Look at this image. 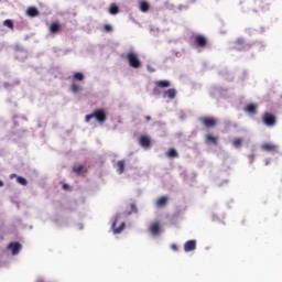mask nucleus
I'll return each instance as SVG.
<instances>
[{
    "label": "nucleus",
    "instance_id": "obj_18",
    "mask_svg": "<svg viewBox=\"0 0 282 282\" xmlns=\"http://www.w3.org/2000/svg\"><path fill=\"white\" fill-rule=\"evenodd\" d=\"M156 87H171V82L169 80H159L155 83Z\"/></svg>",
    "mask_w": 282,
    "mask_h": 282
},
{
    "label": "nucleus",
    "instance_id": "obj_32",
    "mask_svg": "<svg viewBox=\"0 0 282 282\" xmlns=\"http://www.w3.org/2000/svg\"><path fill=\"white\" fill-rule=\"evenodd\" d=\"M171 248L174 250V252H177V245H172Z\"/></svg>",
    "mask_w": 282,
    "mask_h": 282
},
{
    "label": "nucleus",
    "instance_id": "obj_33",
    "mask_svg": "<svg viewBox=\"0 0 282 282\" xmlns=\"http://www.w3.org/2000/svg\"><path fill=\"white\" fill-rule=\"evenodd\" d=\"M63 188H64L65 191H67V188H69V185L64 184V185H63Z\"/></svg>",
    "mask_w": 282,
    "mask_h": 282
},
{
    "label": "nucleus",
    "instance_id": "obj_41",
    "mask_svg": "<svg viewBox=\"0 0 282 282\" xmlns=\"http://www.w3.org/2000/svg\"><path fill=\"white\" fill-rule=\"evenodd\" d=\"M150 72H153V68H150Z\"/></svg>",
    "mask_w": 282,
    "mask_h": 282
},
{
    "label": "nucleus",
    "instance_id": "obj_9",
    "mask_svg": "<svg viewBox=\"0 0 282 282\" xmlns=\"http://www.w3.org/2000/svg\"><path fill=\"white\" fill-rule=\"evenodd\" d=\"M176 95L177 91L175 90V88H170L166 91H164L163 98H170V100H173V98H175Z\"/></svg>",
    "mask_w": 282,
    "mask_h": 282
},
{
    "label": "nucleus",
    "instance_id": "obj_24",
    "mask_svg": "<svg viewBox=\"0 0 282 282\" xmlns=\"http://www.w3.org/2000/svg\"><path fill=\"white\" fill-rule=\"evenodd\" d=\"M17 182H18V184H21L22 186H26L28 185V180H25L22 176H18L17 177Z\"/></svg>",
    "mask_w": 282,
    "mask_h": 282
},
{
    "label": "nucleus",
    "instance_id": "obj_20",
    "mask_svg": "<svg viewBox=\"0 0 282 282\" xmlns=\"http://www.w3.org/2000/svg\"><path fill=\"white\" fill-rule=\"evenodd\" d=\"M140 10H141V12H149V3L147 1H141Z\"/></svg>",
    "mask_w": 282,
    "mask_h": 282
},
{
    "label": "nucleus",
    "instance_id": "obj_40",
    "mask_svg": "<svg viewBox=\"0 0 282 282\" xmlns=\"http://www.w3.org/2000/svg\"><path fill=\"white\" fill-rule=\"evenodd\" d=\"M148 69L151 70V66H148Z\"/></svg>",
    "mask_w": 282,
    "mask_h": 282
},
{
    "label": "nucleus",
    "instance_id": "obj_8",
    "mask_svg": "<svg viewBox=\"0 0 282 282\" xmlns=\"http://www.w3.org/2000/svg\"><path fill=\"white\" fill-rule=\"evenodd\" d=\"M196 248H197V241H195V240H188L184 245V250L186 252H193V250H195Z\"/></svg>",
    "mask_w": 282,
    "mask_h": 282
},
{
    "label": "nucleus",
    "instance_id": "obj_19",
    "mask_svg": "<svg viewBox=\"0 0 282 282\" xmlns=\"http://www.w3.org/2000/svg\"><path fill=\"white\" fill-rule=\"evenodd\" d=\"M236 48H238V50H248V45H243V40L239 39L236 43Z\"/></svg>",
    "mask_w": 282,
    "mask_h": 282
},
{
    "label": "nucleus",
    "instance_id": "obj_39",
    "mask_svg": "<svg viewBox=\"0 0 282 282\" xmlns=\"http://www.w3.org/2000/svg\"><path fill=\"white\" fill-rule=\"evenodd\" d=\"M36 282H45V281H43V280H37Z\"/></svg>",
    "mask_w": 282,
    "mask_h": 282
},
{
    "label": "nucleus",
    "instance_id": "obj_31",
    "mask_svg": "<svg viewBox=\"0 0 282 282\" xmlns=\"http://www.w3.org/2000/svg\"><path fill=\"white\" fill-rule=\"evenodd\" d=\"M132 213H138V207L134 204L131 205Z\"/></svg>",
    "mask_w": 282,
    "mask_h": 282
},
{
    "label": "nucleus",
    "instance_id": "obj_12",
    "mask_svg": "<svg viewBox=\"0 0 282 282\" xmlns=\"http://www.w3.org/2000/svg\"><path fill=\"white\" fill-rule=\"evenodd\" d=\"M195 45L196 47H204L206 45V37L198 35L195 37Z\"/></svg>",
    "mask_w": 282,
    "mask_h": 282
},
{
    "label": "nucleus",
    "instance_id": "obj_7",
    "mask_svg": "<svg viewBox=\"0 0 282 282\" xmlns=\"http://www.w3.org/2000/svg\"><path fill=\"white\" fill-rule=\"evenodd\" d=\"M149 230H150L151 235H153V237H158V235H161L162 229L160 228V223H152L150 225Z\"/></svg>",
    "mask_w": 282,
    "mask_h": 282
},
{
    "label": "nucleus",
    "instance_id": "obj_21",
    "mask_svg": "<svg viewBox=\"0 0 282 282\" xmlns=\"http://www.w3.org/2000/svg\"><path fill=\"white\" fill-rule=\"evenodd\" d=\"M74 172L77 173V175H82V173L85 172V166H83V165H75L74 166Z\"/></svg>",
    "mask_w": 282,
    "mask_h": 282
},
{
    "label": "nucleus",
    "instance_id": "obj_23",
    "mask_svg": "<svg viewBox=\"0 0 282 282\" xmlns=\"http://www.w3.org/2000/svg\"><path fill=\"white\" fill-rule=\"evenodd\" d=\"M3 25H4L6 28H9L10 30H14V22H12V20H6V21L3 22Z\"/></svg>",
    "mask_w": 282,
    "mask_h": 282
},
{
    "label": "nucleus",
    "instance_id": "obj_22",
    "mask_svg": "<svg viewBox=\"0 0 282 282\" xmlns=\"http://www.w3.org/2000/svg\"><path fill=\"white\" fill-rule=\"evenodd\" d=\"M109 12H110V14H118V12H120V10L118 9V6L111 4L109 8Z\"/></svg>",
    "mask_w": 282,
    "mask_h": 282
},
{
    "label": "nucleus",
    "instance_id": "obj_27",
    "mask_svg": "<svg viewBox=\"0 0 282 282\" xmlns=\"http://www.w3.org/2000/svg\"><path fill=\"white\" fill-rule=\"evenodd\" d=\"M206 139H207V142H213V144H217V138H215L210 134H207Z\"/></svg>",
    "mask_w": 282,
    "mask_h": 282
},
{
    "label": "nucleus",
    "instance_id": "obj_26",
    "mask_svg": "<svg viewBox=\"0 0 282 282\" xmlns=\"http://www.w3.org/2000/svg\"><path fill=\"white\" fill-rule=\"evenodd\" d=\"M74 78L75 80H85V75L83 73H75Z\"/></svg>",
    "mask_w": 282,
    "mask_h": 282
},
{
    "label": "nucleus",
    "instance_id": "obj_29",
    "mask_svg": "<svg viewBox=\"0 0 282 282\" xmlns=\"http://www.w3.org/2000/svg\"><path fill=\"white\" fill-rule=\"evenodd\" d=\"M80 90V86H78V85H76V84H73L72 85V91L74 93V94H76V91H79Z\"/></svg>",
    "mask_w": 282,
    "mask_h": 282
},
{
    "label": "nucleus",
    "instance_id": "obj_13",
    "mask_svg": "<svg viewBox=\"0 0 282 282\" xmlns=\"http://www.w3.org/2000/svg\"><path fill=\"white\" fill-rule=\"evenodd\" d=\"M245 111L247 113H257V105H254V104L247 105L245 108Z\"/></svg>",
    "mask_w": 282,
    "mask_h": 282
},
{
    "label": "nucleus",
    "instance_id": "obj_15",
    "mask_svg": "<svg viewBox=\"0 0 282 282\" xmlns=\"http://www.w3.org/2000/svg\"><path fill=\"white\" fill-rule=\"evenodd\" d=\"M26 14L29 17H39V9H36L35 7H30L26 11Z\"/></svg>",
    "mask_w": 282,
    "mask_h": 282
},
{
    "label": "nucleus",
    "instance_id": "obj_1",
    "mask_svg": "<svg viewBox=\"0 0 282 282\" xmlns=\"http://www.w3.org/2000/svg\"><path fill=\"white\" fill-rule=\"evenodd\" d=\"M94 119L97 120V122H100V124H102V122L107 120V112H105L104 109L96 110L94 113L87 115L85 121L90 122Z\"/></svg>",
    "mask_w": 282,
    "mask_h": 282
},
{
    "label": "nucleus",
    "instance_id": "obj_3",
    "mask_svg": "<svg viewBox=\"0 0 282 282\" xmlns=\"http://www.w3.org/2000/svg\"><path fill=\"white\" fill-rule=\"evenodd\" d=\"M120 219V215H117L115 217V220L112 221L111 225V230L113 232V235H120V232H122V230H124V223H119ZM119 224V227H117Z\"/></svg>",
    "mask_w": 282,
    "mask_h": 282
},
{
    "label": "nucleus",
    "instance_id": "obj_16",
    "mask_svg": "<svg viewBox=\"0 0 282 282\" xmlns=\"http://www.w3.org/2000/svg\"><path fill=\"white\" fill-rule=\"evenodd\" d=\"M61 30V24L53 22L50 26V32L52 34H56V32H58Z\"/></svg>",
    "mask_w": 282,
    "mask_h": 282
},
{
    "label": "nucleus",
    "instance_id": "obj_35",
    "mask_svg": "<svg viewBox=\"0 0 282 282\" xmlns=\"http://www.w3.org/2000/svg\"><path fill=\"white\" fill-rule=\"evenodd\" d=\"M145 120H151V117H150V116H147V117H145Z\"/></svg>",
    "mask_w": 282,
    "mask_h": 282
},
{
    "label": "nucleus",
    "instance_id": "obj_30",
    "mask_svg": "<svg viewBox=\"0 0 282 282\" xmlns=\"http://www.w3.org/2000/svg\"><path fill=\"white\" fill-rule=\"evenodd\" d=\"M104 30H105V32H111V30H113V28L111 25H109V24H106L104 26Z\"/></svg>",
    "mask_w": 282,
    "mask_h": 282
},
{
    "label": "nucleus",
    "instance_id": "obj_28",
    "mask_svg": "<svg viewBox=\"0 0 282 282\" xmlns=\"http://www.w3.org/2000/svg\"><path fill=\"white\" fill-rule=\"evenodd\" d=\"M232 144L236 149H239L241 147V139H234Z\"/></svg>",
    "mask_w": 282,
    "mask_h": 282
},
{
    "label": "nucleus",
    "instance_id": "obj_34",
    "mask_svg": "<svg viewBox=\"0 0 282 282\" xmlns=\"http://www.w3.org/2000/svg\"><path fill=\"white\" fill-rule=\"evenodd\" d=\"M14 177H17V174H11V175H10V178H11V180H14Z\"/></svg>",
    "mask_w": 282,
    "mask_h": 282
},
{
    "label": "nucleus",
    "instance_id": "obj_25",
    "mask_svg": "<svg viewBox=\"0 0 282 282\" xmlns=\"http://www.w3.org/2000/svg\"><path fill=\"white\" fill-rule=\"evenodd\" d=\"M167 158H177V150L171 149V150L167 152Z\"/></svg>",
    "mask_w": 282,
    "mask_h": 282
},
{
    "label": "nucleus",
    "instance_id": "obj_38",
    "mask_svg": "<svg viewBox=\"0 0 282 282\" xmlns=\"http://www.w3.org/2000/svg\"><path fill=\"white\" fill-rule=\"evenodd\" d=\"M79 229L83 230V225L79 226Z\"/></svg>",
    "mask_w": 282,
    "mask_h": 282
},
{
    "label": "nucleus",
    "instance_id": "obj_36",
    "mask_svg": "<svg viewBox=\"0 0 282 282\" xmlns=\"http://www.w3.org/2000/svg\"><path fill=\"white\" fill-rule=\"evenodd\" d=\"M268 164H270V160H267V161H265V165H268Z\"/></svg>",
    "mask_w": 282,
    "mask_h": 282
},
{
    "label": "nucleus",
    "instance_id": "obj_4",
    "mask_svg": "<svg viewBox=\"0 0 282 282\" xmlns=\"http://www.w3.org/2000/svg\"><path fill=\"white\" fill-rule=\"evenodd\" d=\"M262 121L267 127H274L276 124V118L270 112H265L262 117Z\"/></svg>",
    "mask_w": 282,
    "mask_h": 282
},
{
    "label": "nucleus",
    "instance_id": "obj_6",
    "mask_svg": "<svg viewBox=\"0 0 282 282\" xmlns=\"http://www.w3.org/2000/svg\"><path fill=\"white\" fill-rule=\"evenodd\" d=\"M261 149L262 151H267L268 153H276V151H279V145L267 142L262 143Z\"/></svg>",
    "mask_w": 282,
    "mask_h": 282
},
{
    "label": "nucleus",
    "instance_id": "obj_14",
    "mask_svg": "<svg viewBox=\"0 0 282 282\" xmlns=\"http://www.w3.org/2000/svg\"><path fill=\"white\" fill-rule=\"evenodd\" d=\"M169 202V198L166 196H162L156 200V206L159 208H162L163 206H166V203Z\"/></svg>",
    "mask_w": 282,
    "mask_h": 282
},
{
    "label": "nucleus",
    "instance_id": "obj_17",
    "mask_svg": "<svg viewBox=\"0 0 282 282\" xmlns=\"http://www.w3.org/2000/svg\"><path fill=\"white\" fill-rule=\"evenodd\" d=\"M117 173H119V175L124 173V161L117 162Z\"/></svg>",
    "mask_w": 282,
    "mask_h": 282
},
{
    "label": "nucleus",
    "instance_id": "obj_2",
    "mask_svg": "<svg viewBox=\"0 0 282 282\" xmlns=\"http://www.w3.org/2000/svg\"><path fill=\"white\" fill-rule=\"evenodd\" d=\"M127 58L130 67H133L134 69H138V67H140L141 62L140 58H138V54H135L134 52H129L127 54Z\"/></svg>",
    "mask_w": 282,
    "mask_h": 282
},
{
    "label": "nucleus",
    "instance_id": "obj_37",
    "mask_svg": "<svg viewBox=\"0 0 282 282\" xmlns=\"http://www.w3.org/2000/svg\"><path fill=\"white\" fill-rule=\"evenodd\" d=\"M0 186H3V182L0 181Z\"/></svg>",
    "mask_w": 282,
    "mask_h": 282
},
{
    "label": "nucleus",
    "instance_id": "obj_11",
    "mask_svg": "<svg viewBox=\"0 0 282 282\" xmlns=\"http://www.w3.org/2000/svg\"><path fill=\"white\" fill-rule=\"evenodd\" d=\"M202 122L205 127H215V124H217V120L215 118H203Z\"/></svg>",
    "mask_w": 282,
    "mask_h": 282
},
{
    "label": "nucleus",
    "instance_id": "obj_10",
    "mask_svg": "<svg viewBox=\"0 0 282 282\" xmlns=\"http://www.w3.org/2000/svg\"><path fill=\"white\" fill-rule=\"evenodd\" d=\"M140 144L143 149H149V147H151V139L147 135H142L140 138Z\"/></svg>",
    "mask_w": 282,
    "mask_h": 282
},
{
    "label": "nucleus",
    "instance_id": "obj_5",
    "mask_svg": "<svg viewBox=\"0 0 282 282\" xmlns=\"http://www.w3.org/2000/svg\"><path fill=\"white\" fill-rule=\"evenodd\" d=\"M21 248L22 246L20 242H10L8 246V250L13 257H17V254L21 252Z\"/></svg>",
    "mask_w": 282,
    "mask_h": 282
}]
</instances>
